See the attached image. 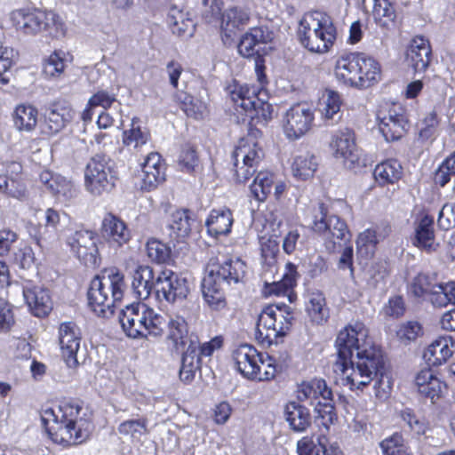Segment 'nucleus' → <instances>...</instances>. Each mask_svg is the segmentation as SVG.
Segmentation results:
<instances>
[{
	"label": "nucleus",
	"mask_w": 455,
	"mask_h": 455,
	"mask_svg": "<svg viewBox=\"0 0 455 455\" xmlns=\"http://www.w3.org/2000/svg\"><path fill=\"white\" fill-rule=\"evenodd\" d=\"M81 335L79 328L73 322H64L59 326V343L61 356L69 368L77 365L76 354L80 347Z\"/></svg>",
	"instance_id": "a211bd4d"
},
{
	"label": "nucleus",
	"mask_w": 455,
	"mask_h": 455,
	"mask_svg": "<svg viewBox=\"0 0 455 455\" xmlns=\"http://www.w3.org/2000/svg\"><path fill=\"white\" fill-rule=\"evenodd\" d=\"M299 455H342L339 446L331 443L325 433L316 437H303L297 443Z\"/></svg>",
	"instance_id": "cd10ccee"
},
{
	"label": "nucleus",
	"mask_w": 455,
	"mask_h": 455,
	"mask_svg": "<svg viewBox=\"0 0 455 455\" xmlns=\"http://www.w3.org/2000/svg\"><path fill=\"white\" fill-rule=\"evenodd\" d=\"M99 236L96 232L80 229L72 234L68 243L76 257L86 265H96L99 253L97 243Z\"/></svg>",
	"instance_id": "dca6fc26"
},
{
	"label": "nucleus",
	"mask_w": 455,
	"mask_h": 455,
	"mask_svg": "<svg viewBox=\"0 0 455 455\" xmlns=\"http://www.w3.org/2000/svg\"><path fill=\"white\" fill-rule=\"evenodd\" d=\"M431 303L437 307H444L450 303L455 304V282L439 283L434 290Z\"/></svg>",
	"instance_id": "13d9d810"
},
{
	"label": "nucleus",
	"mask_w": 455,
	"mask_h": 455,
	"mask_svg": "<svg viewBox=\"0 0 455 455\" xmlns=\"http://www.w3.org/2000/svg\"><path fill=\"white\" fill-rule=\"evenodd\" d=\"M439 283H432L431 279L425 274L417 275L411 281L409 292L411 295L419 299H424L426 296H428L431 301L434 290L438 286Z\"/></svg>",
	"instance_id": "6e6d98bb"
},
{
	"label": "nucleus",
	"mask_w": 455,
	"mask_h": 455,
	"mask_svg": "<svg viewBox=\"0 0 455 455\" xmlns=\"http://www.w3.org/2000/svg\"><path fill=\"white\" fill-rule=\"evenodd\" d=\"M180 99V108L188 116L195 119L203 118L207 109L206 104L204 101L186 93H181Z\"/></svg>",
	"instance_id": "bf43d9fd"
},
{
	"label": "nucleus",
	"mask_w": 455,
	"mask_h": 455,
	"mask_svg": "<svg viewBox=\"0 0 455 455\" xmlns=\"http://www.w3.org/2000/svg\"><path fill=\"white\" fill-rule=\"evenodd\" d=\"M382 455H409V448L401 434L395 433L379 443Z\"/></svg>",
	"instance_id": "4d7b16f0"
},
{
	"label": "nucleus",
	"mask_w": 455,
	"mask_h": 455,
	"mask_svg": "<svg viewBox=\"0 0 455 455\" xmlns=\"http://www.w3.org/2000/svg\"><path fill=\"white\" fill-rule=\"evenodd\" d=\"M315 111L307 103H297L290 107L283 116L282 129L285 137L296 140L313 128Z\"/></svg>",
	"instance_id": "ddd939ff"
},
{
	"label": "nucleus",
	"mask_w": 455,
	"mask_h": 455,
	"mask_svg": "<svg viewBox=\"0 0 455 455\" xmlns=\"http://www.w3.org/2000/svg\"><path fill=\"white\" fill-rule=\"evenodd\" d=\"M330 148L335 160L347 169L363 164L361 151L355 144V133L349 129L337 131L331 137Z\"/></svg>",
	"instance_id": "4468645a"
},
{
	"label": "nucleus",
	"mask_w": 455,
	"mask_h": 455,
	"mask_svg": "<svg viewBox=\"0 0 455 455\" xmlns=\"http://www.w3.org/2000/svg\"><path fill=\"white\" fill-rule=\"evenodd\" d=\"M125 286L124 276L118 269L105 270L91 281L87 292L90 308L98 316L112 315L116 303L123 299Z\"/></svg>",
	"instance_id": "20e7f679"
},
{
	"label": "nucleus",
	"mask_w": 455,
	"mask_h": 455,
	"mask_svg": "<svg viewBox=\"0 0 455 455\" xmlns=\"http://www.w3.org/2000/svg\"><path fill=\"white\" fill-rule=\"evenodd\" d=\"M116 176L109 157L96 155L87 163L84 170L85 189L93 196L109 193L116 185Z\"/></svg>",
	"instance_id": "9d476101"
},
{
	"label": "nucleus",
	"mask_w": 455,
	"mask_h": 455,
	"mask_svg": "<svg viewBox=\"0 0 455 455\" xmlns=\"http://www.w3.org/2000/svg\"><path fill=\"white\" fill-rule=\"evenodd\" d=\"M266 42L264 31L260 28L250 29L240 40L238 52L244 58L253 57L259 52V45Z\"/></svg>",
	"instance_id": "a18cd8bd"
},
{
	"label": "nucleus",
	"mask_w": 455,
	"mask_h": 455,
	"mask_svg": "<svg viewBox=\"0 0 455 455\" xmlns=\"http://www.w3.org/2000/svg\"><path fill=\"white\" fill-rule=\"evenodd\" d=\"M372 16L380 27H389L394 24L397 13L392 0H373Z\"/></svg>",
	"instance_id": "de8ad7c7"
},
{
	"label": "nucleus",
	"mask_w": 455,
	"mask_h": 455,
	"mask_svg": "<svg viewBox=\"0 0 455 455\" xmlns=\"http://www.w3.org/2000/svg\"><path fill=\"white\" fill-rule=\"evenodd\" d=\"M67 64V54L63 52H54L45 60L44 72L48 76L59 77L64 72Z\"/></svg>",
	"instance_id": "052dcab7"
},
{
	"label": "nucleus",
	"mask_w": 455,
	"mask_h": 455,
	"mask_svg": "<svg viewBox=\"0 0 455 455\" xmlns=\"http://www.w3.org/2000/svg\"><path fill=\"white\" fill-rule=\"evenodd\" d=\"M23 296L34 315L43 317L52 310V303L47 290L39 286H25Z\"/></svg>",
	"instance_id": "c756f323"
},
{
	"label": "nucleus",
	"mask_w": 455,
	"mask_h": 455,
	"mask_svg": "<svg viewBox=\"0 0 455 455\" xmlns=\"http://www.w3.org/2000/svg\"><path fill=\"white\" fill-rule=\"evenodd\" d=\"M142 168L141 188L151 190L165 180V167L161 156L156 152H150L144 162Z\"/></svg>",
	"instance_id": "bb28decb"
},
{
	"label": "nucleus",
	"mask_w": 455,
	"mask_h": 455,
	"mask_svg": "<svg viewBox=\"0 0 455 455\" xmlns=\"http://www.w3.org/2000/svg\"><path fill=\"white\" fill-rule=\"evenodd\" d=\"M230 88L233 102L244 110L251 119L265 123L272 119L273 106L259 98L262 92L259 88L238 84H235Z\"/></svg>",
	"instance_id": "9b49d317"
},
{
	"label": "nucleus",
	"mask_w": 455,
	"mask_h": 455,
	"mask_svg": "<svg viewBox=\"0 0 455 455\" xmlns=\"http://www.w3.org/2000/svg\"><path fill=\"white\" fill-rule=\"evenodd\" d=\"M39 179L46 189L60 203L70 202L78 194L77 186L71 180L60 174L43 171Z\"/></svg>",
	"instance_id": "6ab92c4d"
},
{
	"label": "nucleus",
	"mask_w": 455,
	"mask_h": 455,
	"mask_svg": "<svg viewBox=\"0 0 455 455\" xmlns=\"http://www.w3.org/2000/svg\"><path fill=\"white\" fill-rule=\"evenodd\" d=\"M167 21L172 33L179 36H191L194 33L193 20L188 17L187 13L176 7L169 11Z\"/></svg>",
	"instance_id": "49530a36"
},
{
	"label": "nucleus",
	"mask_w": 455,
	"mask_h": 455,
	"mask_svg": "<svg viewBox=\"0 0 455 455\" xmlns=\"http://www.w3.org/2000/svg\"><path fill=\"white\" fill-rule=\"evenodd\" d=\"M214 268L212 266L210 272L205 270L203 278L201 290L203 299L207 307L213 311H222L228 307L223 283L214 277Z\"/></svg>",
	"instance_id": "412c9836"
},
{
	"label": "nucleus",
	"mask_w": 455,
	"mask_h": 455,
	"mask_svg": "<svg viewBox=\"0 0 455 455\" xmlns=\"http://www.w3.org/2000/svg\"><path fill=\"white\" fill-rule=\"evenodd\" d=\"M377 118L379 132L386 140H396L403 135L406 121L404 116L395 107L388 109L387 112L379 111Z\"/></svg>",
	"instance_id": "c85d7f7f"
},
{
	"label": "nucleus",
	"mask_w": 455,
	"mask_h": 455,
	"mask_svg": "<svg viewBox=\"0 0 455 455\" xmlns=\"http://www.w3.org/2000/svg\"><path fill=\"white\" fill-rule=\"evenodd\" d=\"M373 175L380 186L395 184L403 176V167L397 160H387L376 165Z\"/></svg>",
	"instance_id": "79ce46f5"
},
{
	"label": "nucleus",
	"mask_w": 455,
	"mask_h": 455,
	"mask_svg": "<svg viewBox=\"0 0 455 455\" xmlns=\"http://www.w3.org/2000/svg\"><path fill=\"white\" fill-rule=\"evenodd\" d=\"M148 419L141 418L128 419L122 422L118 427L120 435L130 438L132 442L140 443L141 438L148 434Z\"/></svg>",
	"instance_id": "3c124183"
},
{
	"label": "nucleus",
	"mask_w": 455,
	"mask_h": 455,
	"mask_svg": "<svg viewBox=\"0 0 455 455\" xmlns=\"http://www.w3.org/2000/svg\"><path fill=\"white\" fill-rule=\"evenodd\" d=\"M414 244L428 253L434 252L438 249L439 243L435 238L433 218L425 215L420 219L416 227Z\"/></svg>",
	"instance_id": "c9c22d12"
},
{
	"label": "nucleus",
	"mask_w": 455,
	"mask_h": 455,
	"mask_svg": "<svg viewBox=\"0 0 455 455\" xmlns=\"http://www.w3.org/2000/svg\"><path fill=\"white\" fill-rule=\"evenodd\" d=\"M396 333L402 341H412L422 334V327L418 322L409 321L401 324Z\"/></svg>",
	"instance_id": "0e129e2a"
},
{
	"label": "nucleus",
	"mask_w": 455,
	"mask_h": 455,
	"mask_svg": "<svg viewBox=\"0 0 455 455\" xmlns=\"http://www.w3.org/2000/svg\"><path fill=\"white\" fill-rule=\"evenodd\" d=\"M232 357L240 374L251 380H269L278 372L275 358L259 352L249 344L240 345L233 351Z\"/></svg>",
	"instance_id": "6e6552de"
},
{
	"label": "nucleus",
	"mask_w": 455,
	"mask_h": 455,
	"mask_svg": "<svg viewBox=\"0 0 455 455\" xmlns=\"http://www.w3.org/2000/svg\"><path fill=\"white\" fill-rule=\"evenodd\" d=\"M295 284L296 279L294 274H285L278 282H273L271 283H266L263 293L266 296H287L290 301H291V291Z\"/></svg>",
	"instance_id": "5fc2aeb1"
},
{
	"label": "nucleus",
	"mask_w": 455,
	"mask_h": 455,
	"mask_svg": "<svg viewBox=\"0 0 455 455\" xmlns=\"http://www.w3.org/2000/svg\"><path fill=\"white\" fill-rule=\"evenodd\" d=\"M320 216H315L311 228L326 239L345 240L349 235L347 224L336 215L326 217L323 206L319 207Z\"/></svg>",
	"instance_id": "393cba45"
},
{
	"label": "nucleus",
	"mask_w": 455,
	"mask_h": 455,
	"mask_svg": "<svg viewBox=\"0 0 455 455\" xmlns=\"http://www.w3.org/2000/svg\"><path fill=\"white\" fill-rule=\"evenodd\" d=\"M100 232L109 246L115 249L122 247L131 238V233L125 222L111 213L103 218Z\"/></svg>",
	"instance_id": "b1692460"
},
{
	"label": "nucleus",
	"mask_w": 455,
	"mask_h": 455,
	"mask_svg": "<svg viewBox=\"0 0 455 455\" xmlns=\"http://www.w3.org/2000/svg\"><path fill=\"white\" fill-rule=\"evenodd\" d=\"M189 291L187 279L170 269L161 271L156 278V293L160 301L180 303L186 299Z\"/></svg>",
	"instance_id": "2eb2a0df"
},
{
	"label": "nucleus",
	"mask_w": 455,
	"mask_h": 455,
	"mask_svg": "<svg viewBox=\"0 0 455 455\" xmlns=\"http://www.w3.org/2000/svg\"><path fill=\"white\" fill-rule=\"evenodd\" d=\"M296 398L299 403L315 407L327 400H332V390L323 379H312L298 385Z\"/></svg>",
	"instance_id": "aec40b11"
},
{
	"label": "nucleus",
	"mask_w": 455,
	"mask_h": 455,
	"mask_svg": "<svg viewBox=\"0 0 455 455\" xmlns=\"http://www.w3.org/2000/svg\"><path fill=\"white\" fill-rule=\"evenodd\" d=\"M233 215L229 209L220 208L211 211L205 225L208 233L214 237L228 235L233 225Z\"/></svg>",
	"instance_id": "f704fd0d"
},
{
	"label": "nucleus",
	"mask_w": 455,
	"mask_h": 455,
	"mask_svg": "<svg viewBox=\"0 0 455 455\" xmlns=\"http://www.w3.org/2000/svg\"><path fill=\"white\" fill-rule=\"evenodd\" d=\"M335 343L338 358L333 371L341 384L355 392L374 382L375 396L386 400L392 389L391 379L386 373L382 351L371 344L365 324L360 321L347 323L338 332Z\"/></svg>",
	"instance_id": "f257e3e1"
},
{
	"label": "nucleus",
	"mask_w": 455,
	"mask_h": 455,
	"mask_svg": "<svg viewBox=\"0 0 455 455\" xmlns=\"http://www.w3.org/2000/svg\"><path fill=\"white\" fill-rule=\"evenodd\" d=\"M191 221L192 220L187 211L174 212L169 222L170 235L177 240L188 237L191 232Z\"/></svg>",
	"instance_id": "09e8293b"
},
{
	"label": "nucleus",
	"mask_w": 455,
	"mask_h": 455,
	"mask_svg": "<svg viewBox=\"0 0 455 455\" xmlns=\"http://www.w3.org/2000/svg\"><path fill=\"white\" fill-rule=\"evenodd\" d=\"M431 47L429 42L423 36L414 37L407 50L408 63L416 72H423L430 63Z\"/></svg>",
	"instance_id": "7c9ffc66"
},
{
	"label": "nucleus",
	"mask_w": 455,
	"mask_h": 455,
	"mask_svg": "<svg viewBox=\"0 0 455 455\" xmlns=\"http://www.w3.org/2000/svg\"><path fill=\"white\" fill-rule=\"evenodd\" d=\"M342 106L341 95L333 90H325L319 100L318 109L321 117L325 121L340 120Z\"/></svg>",
	"instance_id": "ea45409f"
},
{
	"label": "nucleus",
	"mask_w": 455,
	"mask_h": 455,
	"mask_svg": "<svg viewBox=\"0 0 455 455\" xmlns=\"http://www.w3.org/2000/svg\"><path fill=\"white\" fill-rule=\"evenodd\" d=\"M455 343L451 336H441L435 339L424 352V358L431 365L445 363L454 353Z\"/></svg>",
	"instance_id": "473e14b6"
},
{
	"label": "nucleus",
	"mask_w": 455,
	"mask_h": 455,
	"mask_svg": "<svg viewBox=\"0 0 455 455\" xmlns=\"http://www.w3.org/2000/svg\"><path fill=\"white\" fill-rule=\"evenodd\" d=\"M38 116V110L33 105L20 104L12 114L13 125L20 132L30 133L37 126Z\"/></svg>",
	"instance_id": "e433bc0d"
},
{
	"label": "nucleus",
	"mask_w": 455,
	"mask_h": 455,
	"mask_svg": "<svg viewBox=\"0 0 455 455\" xmlns=\"http://www.w3.org/2000/svg\"><path fill=\"white\" fill-rule=\"evenodd\" d=\"M298 35L302 45L308 51L323 53L333 44L336 29L328 15L314 12L303 17Z\"/></svg>",
	"instance_id": "423d86ee"
},
{
	"label": "nucleus",
	"mask_w": 455,
	"mask_h": 455,
	"mask_svg": "<svg viewBox=\"0 0 455 455\" xmlns=\"http://www.w3.org/2000/svg\"><path fill=\"white\" fill-rule=\"evenodd\" d=\"M119 321L128 337H159L164 332L165 321L145 304H132L123 309Z\"/></svg>",
	"instance_id": "0eeeda50"
},
{
	"label": "nucleus",
	"mask_w": 455,
	"mask_h": 455,
	"mask_svg": "<svg viewBox=\"0 0 455 455\" xmlns=\"http://www.w3.org/2000/svg\"><path fill=\"white\" fill-rule=\"evenodd\" d=\"M179 165L182 172H192L198 165V158L196 150L189 146L185 147L179 158Z\"/></svg>",
	"instance_id": "69168bd1"
},
{
	"label": "nucleus",
	"mask_w": 455,
	"mask_h": 455,
	"mask_svg": "<svg viewBox=\"0 0 455 455\" xmlns=\"http://www.w3.org/2000/svg\"><path fill=\"white\" fill-rule=\"evenodd\" d=\"M306 309L311 321L317 324L323 323L329 317L325 298L321 292H312L309 295Z\"/></svg>",
	"instance_id": "8fccbe9b"
},
{
	"label": "nucleus",
	"mask_w": 455,
	"mask_h": 455,
	"mask_svg": "<svg viewBox=\"0 0 455 455\" xmlns=\"http://www.w3.org/2000/svg\"><path fill=\"white\" fill-rule=\"evenodd\" d=\"M387 235L386 228H368L359 234L356 239V249L360 255L371 258L375 252L377 244Z\"/></svg>",
	"instance_id": "a19ab883"
},
{
	"label": "nucleus",
	"mask_w": 455,
	"mask_h": 455,
	"mask_svg": "<svg viewBox=\"0 0 455 455\" xmlns=\"http://www.w3.org/2000/svg\"><path fill=\"white\" fill-rule=\"evenodd\" d=\"M317 166L316 157L308 152H305L293 157L291 172L296 179L306 180L314 176Z\"/></svg>",
	"instance_id": "37998d69"
},
{
	"label": "nucleus",
	"mask_w": 455,
	"mask_h": 455,
	"mask_svg": "<svg viewBox=\"0 0 455 455\" xmlns=\"http://www.w3.org/2000/svg\"><path fill=\"white\" fill-rule=\"evenodd\" d=\"M261 256L268 265H273L279 251V242L276 235L264 234L259 235Z\"/></svg>",
	"instance_id": "e2e57ef3"
},
{
	"label": "nucleus",
	"mask_w": 455,
	"mask_h": 455,
	"mask_svg": "<svg viewBox=\"0 0 455 455\" xmlns=\"http://www.w3.org/2000/svg\"><path fill=\"white\" fill-rule=\"evenodd\" d=\"M132 288L140 299H148L152 290H156V278L154 270L147 265L138 266L132 275Z\"/></svg>",
	"instance_id": "72a5a7b5"
},
{
	"label": "nucleus",
	"mask_w": 455,
	"mask_h": 455,
	"mask_svg": "<svg viewBox=\"0 0 455 455\" xmlns=\"http://www.w3.org/2000/svg\"><path fill=\"white\" fill-rule=\"evenodd\" d=\"M415 385L418 392L429 398L432 403L441 398L447 390L445 382L429 368L419 371L415 377Z\"/></svg>",
	"instance_id": "a878e982"
},
{
	"label": "nucleus",
	"mask_w": 455,
	"mask_h": 455,
	"mask_svg": "<svg viewBox=\"0 0 455 455\" xmlns=\"http://www.w3.org/2000/svg\"><path fill=\"white\" fill-rule=\"evenodd\" d=\"M212 266L216 267V269L214 268V277L228 284L242 282L247 268L241 259H228L224 256L212 257L205 267V270L210 272Z\"/></svg>",
	"instance_id": "f3484780"
},
{
	"label": "nucleus",
	"mask_w": 455,
	"mask_h": 455,
	"mask_svg": "<svg viewBox=\"0 0 455 455\" xmlns=\"http://www.w3.org/2000/svg\"><path fill=\"white\" fill-rule=\"evenodd\" d=\"M437 222L441 228L446 230L455 226V204L449 203L443 206Z\"/></svg>",
	"instance_id": "774afa93"
},
{
	"label": "nucleus",
	"mask_w": 455,
	"mask_h": 455,
	"mask_svg": "<svg viewBox=\"0 0 455 455\" xmlns=\"http://www.w3.org/2000/svg\"><path fill=\"white\" fill-rule=\"evenodd\" d=\"M439 120L435 112L428 113L423 119L419 127V136L424 140H428L436 133Z\"/></svg>",
	"instance_id": "338daca9"
},
{
	"label": "nucleus",
	"mask_w": 455,
	"mask_h": 455,
	"mask_svg": "<svg viewBox=\"0 0 455 455\" xmlns=\"http://www.w3.org/2000/svg\"><path fill=\"white\" fill-rule=\"evenodd\" d=\"M167 339L172 340L177 348H184L191 338L188 337V325L184 317L170 316L167 323Z\"/></svg>",
	"instance_id": "c03bdc74"
},
{
	"label": "nucleus",
	"mask_w": 455,
	"mask_h": 455,
	"mask_svg": "<svg viewBox=\"0 0 455 455\" xmlns=\"http://www.w3.org/2000/svg\"><path fill=\"white\" fill-rule=\"evenodd\" d=\"M122 143L131 154H141L151 144L150 132L139 119L132 118L130 125L123 132Z\"/></svg>",
	"instance_id": "5701e85b"
},
{
	"label": "nucleus",
	"mask_w": 455,
	"mask_h": 455,
	"mask_svg": "<svg viewBox=\"0 0 455 455\" xmlns=\"http://www.w3.org/2000/svg\"><path fill=\"white\" fill-rule=\"evenodd\" d=\"M292 312L286 305H267L259 315L255 337L262 345L276 344L292 324Z\"/></svg>",
	"instance_id": "1a4fd4ad"
},
{
	"label": "nucleus",
	"mask_w": 455,
	"mask_h": 455,
	"mask_svg": "<svg viewBox=\"0 0 455 455\" xmlns=\"http://www.w3.org/2000/svg\"><path fill=\"white\" fill-rule=\"evenodd\" d=\"M262 151L251 137L241 139L233 153L236 180L247 181L256 172Z\"/></svg>",
	"instance_id": "f8f14e48"
},
{
	"label": "nucleus",
	"mask_w": 455,
	"mask_h": 455,
	"mask_svg": "<svg viewBox=\"0 0 455 455\" xmlns=\"http://www.w3.org/2000/svg\"><path fill=\"white\" fill-rule=\"evenodd\" d=\"M146 251L148 257L157 264L165 263L171 258V248L155 238L148 241Z\"/></svg>",
	"instance_id": "680f3d73"
},
{
	"label": "nucleus",
	"mask_w": 455,
	"mask_h": 455,
	"mask_svg": "<svg viewBox=\"0 0 455 455\" xmlns=\"http://www.w3.org/2000/svg\"><path fill=\"white\" fill-rule=\"evenodd\" d=\"M41 421L52 442L64 446L84 443L92 431L86 410L73 399L61 401L57 410H42Z\"/></svg>",
	"instance_id": "f03ea898"
},
{
	"label": "nucleus",
	"mask_w": 455,
	"mask_h": 455,
	"mask_svg": "<svg viewBox=\"0 0 455 455\" xmlns=\"http://www.w3.org/2000/svg\"><path fill=\"white\" fill-rule=\"evenodd\" d=\"M10 21L18 33L25 36L45 32L52 37L60 38L66 34L63 21L52 12L18 9L10 13Z\"/></svg>",
	"instance_id": "39448f33"
},
{
	"label": "nucleus",
	"mask_w": 455,
	"mask_h": 455,
	"mask_svg": "<svg viewBox=\"0 0 455 455\" xmlns=\"http://www.w3.org/2000/svg\"><path fill=\"white\" fill-rule=\"evenodd\" d=\"M334 76L339 83L346 86L365 89L380 79L381 70L379 62L373 58L351 52L337 59Z\"/></svg>",
	"instance_id": "7ed1b4c3"
},
{
	"label": "nucleus",
	"mask_w": 455,
	"mask_h": 455,
	"mask_svg": "<svg viewBox=\"0 0 455 455\" xmlns=\"http://www.w3.org/2000/svg\"><path fill=\"white\" fill-rule=\"evenodd\" d=\"M275 183V177L269 172H260L250 186L251 196L259 202L266 200Z\"/></svg>",
	"instance_id": "864d4df0"
},
{
	"label": "nucleus",
	"mask_w": 455,
	"mask_h": 455,
	"mask_svg": "<svg viewBox=\"0 0 455 455\" xmlns=\"http://www.w3.org/2000/svg\"><path fill=\"white\" fill-rule=\"evenodd\" d=\"M284 418L291 429L303 433L311 426V412L306 405L297 401L289 402L284 407Z\"/></svg>",
	"instance_id": "2f4dec72"
},
{
	"label": "nucleus",
	"mask_w": 455,
	"mask_h": 455,
	"mask_svg": "<svg viewBox=\"0 0 455 455\" xmlns=\"http://www.w3.org/2000/svg\"><path fill=\"white\" fill-rule=\"evenodd\" d=\"M198 348L199 341L197 339H190L183 354L180 377L185 382L191 381L196 371L200 368L201 359L199 358Z\"/></svg>",
	"instance_id": "58836bf2"
},
{
	"label": "nucleus",
	"mask_w": 455,
	"mask_h": 455,
	"mask_svg": "<svg viewBox=\"0 0 455 455\" xmlns=\"http://www.w3.org/2000/svg\"><path fill=\"white\" fill-rule=\"evenodd\" d=\"M75 111L67 101L55 102L45 113L44 129L49 135H55L64 130L73 120Z\"/></svg>",
	"instance_id": "4be33fe9"
},
{
	"label": "nucleus",
	"mask_w": 455,
	"mask_h": 455,
	"mask_svg": "<svg viewBox=\"0 0 455 455\" xmlns=\"http://www.w3.org/2000/svg\"><path fill=\"white\" fill-rule=\"evenodd\" d=\"M249 21V13L243 8L231 7L222 13L221 31L224 36L231 38L236 31L243 28Z\"/></svg>",
	"instance_id": "4c0bfd02"
},
{
	"label": "nucleus",
	"mask_w": 455,
	"mask_h": 455,
	"mask_svg": "<svg viewBox=\"0 0 455 455\" xmlns=\"http://www.w3.org/2000/svg\"><path fill=\"white\" fill-rule=\"evenodd\" d=\"M315 413V421L316 425L324 429V433H328L331 426L337 420L338 416L335 411L334 399L327 400L320 405L314 407Z\"/></svg>",
	"instance_id": "603ef678"
}]
</instances>
